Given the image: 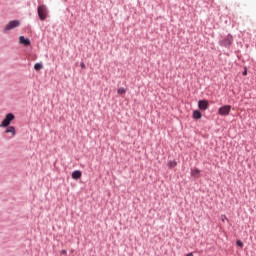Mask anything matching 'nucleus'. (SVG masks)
<instances>
[{
	"label": "nucleus",
	"instance_id": "nucleus-1",
	"mask_svg": "<svg viewBox=\"0 0 256 256\" xmlns=\"http://www.w3.org/2000/svg\"><path fill=\"white\" fill-rule=\"evenodd\" d=\"M17 27H21V21L20 20H11L3 28V33H8V31H12V29H17Z\"/></svg>",
	"mask_w": 256,
	"mask_h": 256
},
{
	"label": "nucleus",
	"instance_id": "nucleus-2",
	"mask_svg": "<svg viewBox=\"0 0 256 256\" xmlns=\"http://www.w3.org/2000/svg\"><path fill=\"white\" fill-rule=\"evenodd\" d=\"M12 121H15V114L8 113L5 115V118L1 122L0 127H9Z\"/></svg>",
	"mask_w": 256,
	"mask_h": 256
},
{
	"label": "nucleus",
	"instance_id": "nucleus-3",
	"mask_svg": "<svg viewBox=\"0 0 256 256\" xmlns=\"http://www.w3.org/2000/svg\"><path fill=\"white\" fill-rule=\"evenodd\" d=\"M38 17L40 21H45V19H47V6L41 5L38 7Z\"/></svg>",
	"mask_w": 256,
	"mask_h": 256
},
{
	"label": "nucleus",
	"instance_id": "nucleus-4",
	"mask_svg": "<svg viewBox=\"0 0 256 256\" xmlns=\"http://www.w3.org/2000/svg\"><path fill=\"white\" fill-rule=\"evenodd\" d=\"M231 113V105H224L218 109V115L225 117Z\"/></svg>",
	"mask_w": 256,
	"mask_h": 256
},
{
	"label": "nucleus",
	"instance_id": "nucleus-5",
	"mask_svg": "<svg viewBox=\"0 0 256 256\" xmlns=\"http://www.w3.org/2000/svg\"><path fill=\"white\" fill-rule=\"evenodd\" d=\"M233 43V36L228 35L223 40L220 41V45L222 47H230V45Z\"/></svg>",
	"mask_w": 256,
	"mask_h": 256
},
{
	"label": "nucleus",
	"instance_id": "nucleus-6",
	"mask_svg": "<svg viewBox=\"0 0 256 256\" xmlns=\"http://www.w3.org/2000/svg\"><path fill=\"white\" fill-rule=\"evenodd\" d=\"M19 45H24V47H31V40L29 38H25V36H20Z\"/></svg>",
	"mask_w": 256,
	"mask_h": 256
},
{
	"label": "nucleus",
	"instance_id": "nucleus-7",
	"mask_svg": "<svg viewBox=\"0 0 256 256\" xmlns=\"http://www.w3.org/2000/svg\"><path fill=\"white\" fill-rule=\"evenodd\" d=\"M198 107L201 111H207V109H209V101L199 100Z\"/></svg>",
	"mask_w": 256,
	"mask_h": 256
},
{
	"label": "nucleus",
	"instance_id": "nucleus-8",
	"mask_svg": "<svg viewBox=\"0 0 256 256\" xmlns=\"http://www.w3.org/2000/svg\"><path fill=\"white\" fill-rule=\"evenodd\" d=\"M191 176L195 179H199V177H201V170L198 168L191 169Z\"/></svg>",
	"mask_w": 256,
	"mask_h": 256
},
{
	"label": "nucleus",
	"instance_id": "nucleus-9",
	"mask_svg": "<svg viewBox=\"0 0 256 256\" xmlns=\"http://www.w3.org/2000/svg\"><path fill=\"white\" fill-rule=\"evenodd\" d=\"M5 133H11L12 137L17 135V131L15 130V126H7Z\"/></svg>",
	"mask_w": 256,
	"mask_h": 256
},
{
	"label": "nucleus",
	"instance_id": "nucleus-10",
	"mask_svg": "<svg viewBox=\"0 0 256 256\" xmlns=\"http://www.w3.org/2000/svg\"><path fill=\"white\" fill-rule=\"evenodd\" d=\"M83 173L80 170H75L74 172H72V179H81Z\"/></svg>",
	"mask_w": 256,
	"mask_h": 256
},
{
	"label": "nucleus",
	"instance_id": "nucleus-11",
	"mask_svg": "<svg viewBox=\"0 0 256 256\" xmlns=\"http://www.w3.org/2000/svg\"><path fill=\"white\" fill-rule=\"evenodd\" d=\"M202 117H203V114H201V111L195 110V111L193 112V118H194V119H201Z\"/></svg>",
	"mask_w": 256,
	"mask_h": 256
},
{
	"label": "nucleus",
	"instance_id": "nucleus-12",
	"mask_svg": "<svg viewBox=\"0 0 256 256\" xmlns=\"http://www.w3.org/2000/svg\"><path fill=\"white\" fill-rule=\"evenodd\" d=\"M118 95H125L127 93V89H125L124 87H120L117 90Z\"/></svg>",
	"mask_w": 256,
	"mask_h": 256
},
{
	"label": "nucleus",
	"instance_id": "nucleus-13",
	"mask_svg": "<svg viewBox=\"0 0 256 256\" xmlns=\"http://www.w3.org/2000/svg\"><path fill=\"white\" fill-rule=\"evenodd\" d=\"M168 167H170V169H173L175 167H177V161L173 160V161H169L167 163Z\"/></svg>",
	"mask_w": 256,
	"mask_h": 256
},
{
	"label": "nucleus",
	"instance_id": "nucleus-14",
	"mask_svg": "<svg viewBox=\"0 0 256 256\" xmlns=\"http://www.w3.org/2000/svg\"><path fill=\"white\" fill-rule=\"evenodd\" d=\"M34 69H35V71H41V69H43V64H41V63H36V64L34 65Z\"/></svg>",
	"mask_w": 256,
	"mask_h": 256
},
{
	"label": "nucleus",
	"instance_id": "nucleus-15",
	"mask_svg": "<svg viewBox=\"0 0 256 256\" xmlns=\"http://www.w3.org/2000/svg\"><path fill=\"white\" fill-rule=\"evenodd\" d=\"M220 219H221L222 223H225V221H229V219L227 218L226 215H221Z\"/></svg>",
	"mask_w": 256,
	"mask_h": 256
},
{
	"label": "nucleus",
	"instance_id": "nucleus-16",
	"mask_svg": "<svg viewBox=\"0 0 256 256\" xmlns=\"http://www.w3.org/2000/svg\"><path fill=\"white\" fill-rule=\"evenodd\" d=\"M236 244L238 247H241V249H243V242L241 240H237Z\"/></svg>",
	"mask_w": 256,
	"mask_h": 256
},
{
	"label": "nucleus",
	"instance_id": "nucleus-17",
	"mask_svg": "<svg viewBox=\"0 0 256 256\" xmlns=\"http://www.w3.org/2000/svg\"><path fill=\"white\" fill-rule=\"evenodd\" d=\"M80 67H81V69H85V63L81 62Z\"/></svg>",
	"mask_w": 256,
	"mask_h": 256
},
{
	"label": "nucleus",
	"instance_id": "nucleus-18",
	"mask_svg": "<svg viewBox=\"0 0 256 256\" xmlns=\"http://www.w3.org/2000/svg\"><path fill=\"white\" fill-rule=\"evenodd\" d=\"M61 254H62V255H67V250H62V251H61Z\"/></svg>",
	"mask_w": 256,
	"mask_h": 256
},
{
	"label": "nucleus",
	"instance_id": "nucleus-19",
	"mask_svg": "<svg viewBox=\"0 0 256 256\" xmlns=\"http://www.w3.org/2000/svg\"><path fill=\"white\" fill-rule=\"evenodd\" d=\"M242 75H247V70H245L243 73H242Z\"/></svg>",
	"mask_w": 256,
	"mask_h": 256
}]
</instances>
